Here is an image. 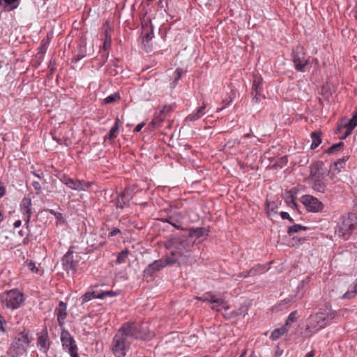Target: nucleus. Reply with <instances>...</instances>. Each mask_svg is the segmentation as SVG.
Instances as JSON below:
<instances>
[{
  "label": "nucleus",
  "mask_w": 357,
  "mask_h": 357,
  "mask_svg": "<svg viewBox=\"0 0 357 357\" xmlns=\"http://www.w3.org/2000/svg\"><path fill=\"white\" fill-rule=\"evenodd\" d=\"M143 338L142 335L134 322L123 324L114 335L112 342V351L116 357H124L132 339Z\"/></svg>",
  "instance_id": "nucleus-1"
},
{
  "label": "nucleus",
  "mask_w": 357,
  "mask_h": 357,
  "mask_svg": "<svg viewBox=\"0 0 357 357\" xmlns=\"http://www.w3.org/2000/svg\"><path fill=\"white\" fill-rule=\"evenodd\" d=\"M337 312L331 308L328 304L321 307L316 313L312 314L306 319L305 333L307 335H313L324 328L327 324L335 319Z\"/></svg>",
  "instance_id": "nucleus-2"
},
{
  "label": "nucleus",
  "mask_w": 357,
  "mask_h": 357,
  "mask_svg": "<svg viewBox=\"0 0 357 357\" xmlns=\"http://www.w3.org/2000/svg\"><path fill=\"white\" fill-rule=\"evenodd\" d=\"M31 340V335L25 330L17 333L8 349L9 357H18L25 354Z\"/></svg>",
  "instance_id": "nucleus-3"
},
{
  "label": "nucleus",
  "mask_w": 357,
  "mask_h": 357,
  "mask_svg": "<svg viewBox=\"0 0 357 357\" xmlns=\"http://www.w3.org/2000/svg\"><path fill=\"white\" fill-rule=\"evenodd\" d=\"M193 243L186 236H174L167 243V248H173L174 250L171 252L174 256L178 257H190V249L192 246Z\"/></svg>",
  "instance_id": "nucleus-4"
},
{
  "label": "nucleus",
  "mask_w": 357,
  "mask_h": 357,
  "mask_svg": "<svg viewBox=\"0 0 357 357\" xmlns=\"http://www.w3.org/2000/svg\"><path fill=\"white\" fill-rule=\"evenodd\" d=\"M356 230H357V212L343 215L337 231L339 236L347 239Z\"/></svg>",
  "instance_id": "nucleus-5"
},
{
  "label": "nucleus",
  "mask_w": 357,
  "mask_h": 357,
  "mask_svg": "<svg viewBox=\"0 0 357 357\" xmlns=\"http://www.w3.org/2000/svg\"><path fill=\"white\" fill-rule=\"evenodd\" d=\"M310 178L314 190L322 193L326 190V171L319 165L311 167Z\"/></svg>",
  "instance_id": "nucleus-6"
},
{
  "label": "nucleus",
  "mask_w": 357,
  "mask_h": 357,
  "mask_svg": "<svg viewBox=\"0 0 357 357\" xmlns=\"http://www.w3.org/2000/svg\"><path fill=\"white\" fill-rule=\"evenodd\" d=\"M2 299L8 308L15 310L20 307L25 298L24 294L20 290L13 289L3 293Z\"/></svg>",
  "instance_id": "nucleus-7"
},
{
  "label": "nucleus",
  "mask_w": 357,
  "mask_h": 357,
  "mask_svg": "<svg viewBox=\"0 0 357 357\" xmlns=\"http://www.w3.org/2000/svg\"><path fill=\"white\" fill-rule=\"evenodd\" d=\"M61 342L63 351L67 352L70 357H79L78 347L74 337L68 331L64 328L61 330Z\"/></svg>",
  "instance_id": "nucleus-8"
},
{
  "label": "nucleus",
  "mask_w": 357,
  "mask_h": 357,
  "mask_svg": "<svg viewBox=\"0 0 357 357\" xmlns=\"http://www.w3.org/2000/svg\"><path fill=\"white\" fill-rule=\"evenodd\" d=\"M292 56L295 69L299 72H305L309 65V58L305 56L303 48L297 46L293 50Z\"/></svg>",
  "instance_id": "nucleus-9"
},
{
  "label": "nucleus",
  "mask_w": 357,
  "mask_h": 357,
  "mask_svg": "<svg viewBox=\"0 0 357 357\" xmlns=\"http://www.w3.org/2000/svg\"><path fill=\"white\" fill-rule=\"evenodd\" d=\"M61 181L69 188L76 191H86L91 185V183L84 180H75L66 176L60 178Z\"/></svg>",
  "instance_id": "nucleus-10"
},
{
  "label": "nucleus",
  "mask_w": 357,
  "mask_h": 357,
  "mask_svg": "<svg viewBox=\"0 0 357 357\" xmlns=\"http://www.w3.org/2000/svg\"><path fill=\"white\" fill-rule=\"evenodd\" d=\"M177 261V259H172L170 258H167L165 260L158 259L154 261L153 263L150 264L144 271V275L146 276H151L155 273L160 271L162 268L165 267L168 264H173Z\"/></svg>",
  "instance_id": "nucleus-11"
},
{
  "label": "nucleus",
  "mask_w": 357,
  "mask_h": 357,
  "mask_svg": "<svg viewBox=\"0 0 357 357\" xmlns=\"http://www.w3.org/2000/svg\"><path fill=\"white\" fill-rule=\"evenodd\" d=\"M301 202L306 207L307 210L310 212H319L321 211L323 208V204L316 197L311 195H303L301 198Z\"/></svg>",
  "instance_id": "nucleus-12"
},
{
  "label": "nucleus",
  "mask_w": 357,
  "mask_h": 357,
  "mask_svg": "<svg viewBox=\"0 0 357 357\" xmlns=\"http://www.w3.org/2000/svg\"><path fill=\"white\" fill-rule=\"evenodd\" d=\"M199 299L204 301H209L212 304L211 309L215 311H219L220 307L225 310L229 308L227 303L222 298L218 297L211 293H206L204 294L202 297L199 298Z\"/></svg>",
  "instance_id": "nucleus-13"
},
{
  "label": "nucleus",
  "mask_w": 357,
  "mask_h": 357,
  "mask_svg": "<svg viewBox=\"0 0 357 357\" xmlns=\"http://www.w3.org/2000/svg\"><path fill=\"white\" fill-rule=\"evenodd\" d=\"M20 211L23 214L25 224L29 223L31 215V200L29 198H24L20 204Z\"/></svg>",
  "instance_id": "nucleus-14"
},
{
  "label": "nucleus",
  "mask_w": 357,
  "mask_h": 357,
  "mask_svg": "<svg viewBox=\"0 0 357 357\" xmlns=\"http://www.w3.org/2000/svg\"><path fill=\"white\" fill-rule=\"evenodd\" d=\"M50 342L48 334L46 331H43L38 334L37 346L43 350V352H47L50 349Z\"/></svg>",
  "instance_id": "nucleus-15"
},
{
  "label": "nucleus",
  "mask_w": 357,
  "mask_h": 357,
  "mask_svg": "<svg viewBox=\"0 0 357 357\" xmlns=\"http://www.w3.org/2000/svg\"><path fill=\"white\" fill-rule=\"evenodd\" d=\"M72 252H68L63 258V264L66 271L75 272L77 267V263L73 261Z\"/></svg>",
  "instance_id": "nucleus-16"
},
{
  "label": "nucleus",
  "mask_w": 357,
  "mask_h": 357,
  "mask_svg": "<svg viewBox=\"0 0 357 357\" xmlns=\"http://www.w3.org/2000/svg\"><path fill=\"white\" fill-rule=\"evenodd\" d=\"M66 310V303H65L63 301H60L58 307L55 310V313L57 317V321L60 326H62L64 324V320L66 319L67 315Z\"/></svg>",
  "instance_id": "nucleus-17"
},
{
  "label": "nucleus",
  "mask_w": 357,
  "mask_h": 357,
  "mask_svg": "<svg viewBox=\"0 0 357 357\" xmlns=\"http://www.w3.org/2000/svg\"><path fill=\"white\" fill-rule=\"evenodd\" d=\"M348 158L345 157L342 159L338 160L336 161L331 169L329 171V176L333 182H336L337 179L335 178V174L339 173L341 169L344 167V165H345V162H347Z\"/></svg>",
  "instance_id": "nucleus-18"
},
{
  "label": "nucleus",
  "mask_w": 357,
  "mask_h": 357,
  "mask_svg": "<svg viewBox=\"0 0 357 357\" xmlns=\"http://www.w3.org/2000/svg\"><path fill=\"white\" fill-rule=\"evenodd\" d=\"M170 110V107L165 105L158 112H156L151 123L154 127H160L165 119V113Z\"/></svg>",
  "instance_id": "nucleus-19"
},
{
  "label": "nucleus",
  "mask_w": 357,
  "mask_h": 357,
  "mask_svg": "<svg viewBox=\"0 0 357 357\" xmlns=\"http://www.w3.org/2000/svg\"><path fill=\"white\" fill-rule=\"evenodd\" d=\"M206 105L203 103L202 105L196 109L193 112L189 114L185 119V121H195L199 119L206 114Z\"/></svg>",
  "instance_id": "nucleus-20"
},
{
  "label": "nucleus",
  "mask_w": 357,
  "mask_h": 357,
  "mask_svg": "<svg viewBox=\"0 0 357 357\" xmlns=\"http://www.w3.org/2000/svg\"><path fill=\"white\" fill-rule=\"evenodd\" d=\"M208 230L204 227H193L190 229L188 238H199L204 235H207Z\"/></svg>",
  "instance_id": "nucleus-21"
},
{
  "label": "nucleus",
  "mask_w": 357,
  "mask_h": 357,
  "mask_svg": "<svg viewBox=\"0 0 357 357\" xmlns=\"http://www.w3.org/2000/svg\"><path fill=\"white\" fill-rule=\"evenodd\" d=\"M357 126V116L355 114H353L352 118L344 124V127L347 129V131L344 133V139L347 136H349L352 130Z\"/></svg>",
  "instance_id": "nucleus-22"
},
{
  "label": "nucleus",
  "mask_w": 357,
  "mask_h": 357,
  "mask_svg": "<svg viewBox=\"0 0 357 357\" xmlns=\"http://www.w3.org/2000/svg\"><path fill=\"white\" fill-rule=\"evenodd\" d=\"M266 271H267V268H266V266L258 264L257 266L252 268L248 273H243L241 275V277L246 278L248 276H253L257 274L263 273L264 272H265Z\"/></svg>",
  "instance_id": "nucleus-23"
},
{
  "label": "nucleus",
  "mask_w": 357,
  "mask_h": 357,
  "mask_svg": "<svg viewBox=\"0 0 357 357\" xmlns=\"http://www.w3.org/2000/svg\"><path fill=\"white\" fill-rule=\"evenodd\" d=\"M119 119L117 117L115 120L114 124L112 126L111 129L109 131V133L105 137V139H115L119 133Z\"/></svg>",
  "instance_id": "nucleus-24"
},
{
  "label": "nucleus",
  "mask_w": 357,
  "mask_h": 357,
  "mask_svg": "<svg viewBox=\"0 0 357 357\" xmlns=\"http://www.w3.org/2000/svg\"><path fill=\"white\" fill-rule=\"evenodd\" d=\"M129 200L130 195L128 193L123 192L121 193V195L118 197L116 202V206L117 208H123L126 203L129 202Z\"/></svg>",
  "instance_id": "nucleus-25"
},
{
  "label": "nucleus",
  "mask_w": 357,
  "mask_h": 357,
  "mask_svg": "<svg viewBox=\"0 0 357 357\" xmlns=\"http://www.w3.org/2000/svg\"><path fill=\"white\" fill-rule=\"evenodd\" d=\"M94 298L102 299L103 298V295L102 294H96L95 293V291H87V292H86L81 297L82 303L89 302V301H91V300H93Z\"/></svg>",
  "instance_id": "nucleus-26"
},
{
  "label": "nucleus",
  "mask_w": 357,
  "mask_h": 357,
  "mask_svg": "<svg viewBox=\"0 0 357 357\" xmlns=\"http://www.w3.org/2000/svg\"><path fill=\"white\" fill-rule=\"evenodd\" d=\"M310 137L312 141L310 148L311 149H315L319 146V144L322 142L321 134L317 132H312L310 134Z\"/></svg>",
  "instance_id": "nucleus-27"
},
{
  "label": "nucleus",
  "mask_w": 357,
  "mask_h": 357,
  "mask_svg": "<svg viewBox=\"0 0 357 357\" xmlns=\"http://www.w3.org/2000/svg\"><path fill=\"white\" fill-rule=\"evenodd\" d=\"M287 331V328H286V326H282L281 328H276L271 333L270 335V339H271L272 340H277Z\"/></svg>",
  "instance_id": "nucleus-28"
},
{
  "label": "nucleus",
  "mask_w": 357,
  "mask_h": 357,
  "mask_svg": "<svg viewBox=\"0 0 357 357\" xmlns=\"http://www.w3.org/2000/svg\"><path fill=\"white\" fill-rule=\"evenodd\" d=\"M49 45V41L48 40H43L39 48L38 52L37 54V56L38 57V59H43L44 55L48 48Z\"/></svg>",
  "instance_id": "nucleus-29"
},
{
  "label": "nucleus",
  "mask_w": 357,
  "mask_h": 357,
  "mask_svg": "<svg viewBox=\"0 0 357 357\" xmlns=\"http://www.w3.org/2000/svg\"><path fill=\"white\" fill-rule=\"evenodd\" d=\"M86 47L84 45H79L78 47V52L73 59V62H78L81 59H82L84 57L86 56Z\"/></svg>",
  "instance_id": "nucleus-30"
},
{
  "label": "nucleus",
  "mask_w": 357,
  "mask_h": 357,
  "mask_svg": "<svg viewBox=\"0 0 357 357\" xmlns=\"http://www.w3.org/2000/svg\"><path fill=\"white\" fill-rule=\"evenodd\" d=\"M307 229V228L306 227L301 225L294 224L288 228L287 233L289 236H291L292 234L300 232L301 231H305Z\"/></svg>",
  "instance_id": "nucleus-31"
},
{
  "label": "nucleus",
  "mask_w": 357,
  "mask_h": 357,
  "mask_svg": "<svg viewBox=\"0 0 357 357\" xmlns=\"http://www.w3.org/2000/svg\"><path fill=\"white\" fill-rule=\"evenodd\" d=\"M4 8L6 10H13L17 8L19 6L20 0H3Z\"/></svg>",
  "instance_id": "nucleus-32"
},
{
  "label": "nucleus",
  "mask_w": 357,
  "mask_h": 357,
  "mask_svg": "<svg viewBox=\"0 0 357 357\" xmlns=\"http://www.w3.org/2000/svg\"><path fill=\"white\" fill-rule=\"evenodd\" d=\"M262 78L260 76L254 75L252 81V91H262Z\"/></svg>",
  "instance_id": "nucleus-33"
},
{
  "label": "nucleus",
  "mask_w": 357,
  "mask_h": 357,
  "mask_svg": "<svg viewBox=\"0 0 357 357\" xmlns=\"http://www.w3.org/2000/svg\"><path fill=\"white\" fill-rule=\"evenodd\" d=\"M129 251L127 249L122 250L117 255L116 263L118 264H121L126 262V259L128 257Z\"/></svg>",
  "instance_id": "nucleus-34"
},
{
  "label": "nucleus",
  "mask_w": 357,
  "mask_h": 357,
  "mask_svg": "<svg viewBox=\"0 0 357 357\" xmlns=\"http://www.w3.org/2000/svg\"><path fill=\"white\" fill-rule=\"evenodd\" d=\"M225 146H228L229 148L231 147H234V146H247V144H245L244 142H241V141L238 140V139H231V140H229L227 142V144H225Z\"/></svg>",
  "instance_id": "nucleus-35"
},
{
  "label": "nucleus",
  "mask_w": 357,
  "mask_h": 357,
  "mask_svg": "<svg viewBox=\"0 0 357 357\" xmlns=\"http://www.w3.org/2000/svg\"><path fill=\"white\" fill-rule=\"evenodd\" d=\"M47 211L56 218V219L57 220L56 225L62 224L64 222V219L63 218L62 213L54 211L52 209H48Z\"/></svg>",
  "instance_id": "nucleus-36"
},
{
  "label": "nucleus",
  "mask_w": 357,
  "mask_h": 357,
  "mask_svg": "<svg viewBox=\"0 0 357 357\" xmlns=\"http://www.w3.org/2000/svg\"><path fill=\"white\" fill-rule=\"evenodd\" d=\"M120 97H119V93H114L111 94V95L108 96L107 97H106L104 99L103 102L105 104H109V103L115 102Z\"/></svg>",
  "instance_id": "nucleus-37"
},
{
  "label": "nucleus",
  "mask_w": 357,
  "mask_h": 357,
  "mask_svg": "<svg viewBox=\"0 0 357 357\" xmlns=\"http://www.w3.org/2000/svg\"><path fill=\"white\" fill-rule=\"evenodd\" d=\"M183 74V70L181 68H176V70L174 73V80H173V85L176 86L178 81L181 78Z\"/></svg>",
  "instance_id": "nucleus-38"
},
{
  "label": "nucleus",
  "mask_w": 357,
  "mask_h": 357,
  "mask_svg": "<svg viewBox=\"0 0 357 357\" xmlns=\"http://www.w3.org/2000/svg\"><path fill=\"white\" fill-rule=\"evenodd\" d=\"M296 313H297V312L295 310L289 314V316L285 321V325L284 326H286V328H287L288 326H290L292 323L296 321Z\"/></svg>",
  "instance_id": "nucleus-39"
},
{
  "label": "nucleus",
  "mask_w": 357,
  "mask_h": 357,
  "mask_svg": "<svg viewBox=\"0 0 357 357\" xmlns=\"http://www.w3.org/2000/svg\"><path fill=\"white\" fill-rule=\"evenodd\" d=\"M165 222H168L177 229H183L181 224L178 223V221H174L172 217H169Z\"/></svg>",
  "instance_id": "nucleus-40"
},
{
  "label": "nucleus",
  "mask_w": 357,
  "mask_h": 357,
  "mask_svg": "<svg viewBox=\"0 0 357 357\" xmlns=\"http://www.w3.org/2000/svg\"><path fill=\"white\" fill-rule=\"evenodd\" d=\"M285 202L291 207H297V204L295 202V197L293 195H290L285 198Z\"/></svg>",
  "instance_id": "nucleus-41"
},
{
  "label": "nucleus",
  "mask_w": 357,
  "mask_h": 357,
  "mask_svg": "<svg viewBox=\"0 0 357 357\" xmlns=\"http://www.w3.org/2000/svg\"><path fill=\"white\" fill-rule=\"evenodd\" d=\"M343 144H344L343 142H339L337 144H334L327 149L326 152L328 153H331L333 151H335L337 149H340L342 146H343Z\"/></svg>",
  "instance_id": "nucleus-42"
},
{
  "label": "nucleus",
  "mask_w": 357,
  "mask_h": 357,
  "mask_svg": "<svg viewBox=\"0 0 357 357\" xmlns=\"http://www.w3.org/2000/svg\"><path fill=\"white\" fill-rule=\"evenodd\" d=\"M111 42H112L111 36L109 35H108L107 32L106 31L105 37V40H104V43H103V48L105 50H107V48H109L111 45Z\"/></svg>",
  "instance_id": "nucleus-43"
},
{
  "label": "nucleus",
  "mask_w": 357,
  "mask_h": 357,
  "mask_svg": "<svg viewBox=\"0 0 357 357\" xmlns=\"http://www.w3.org/2000/svg\"><path fill=\"white\" fill-rule=\"evenodd\" d=\"M356 294H354V291L349 289L342 296L341 298L342 299H351L355 297Z\"/></svg>",
  "instance_id": "nucleus-44"
},
{
  "label": "nucleus",
  "mask_w": 357,
  "mask_h": 357,
  "mask_svg": "<svg viewBox=\"0 0 357 357\" xmlns=\"http://www.w3.org/2000/svg\"><path fill=\"white\" fill-rule=\"evenodd\" d=\"M252 93L254 94V97L252 98V102L257 103L258 102L261 97V91H252Z\"/></svg>",
  "instance_id": "nucleus-45"
},
{
  "label": "nucleus",
  "mask_w": 357,
  "mask_h": 357,
  "mask_svg": "<svg viewBox=\"0 0 357 357\" xmlns=\"http://www.w3.org/2000/svg\"><path fill=\"white\" fill-rule=\"evenodd\" d=\"M280 217L283 220H288L289 222H293V218L289 215L287 212L282 211L280 213Z\"/></svg>",
  "instance_id": "nucleus-46"
},
{
  "label": "nucleus",
  "mask_w": 357,
  "mask_h": 357,
  "mask_svg": "<svg viewBox=\"0 0 357 357\" xmlns=\"http://www.w3.org/2000/svg\"><path fill=\"white\" fill-rule=\"evenodd\" d=\"M121 233V230L119 229V228H116V227H114L111 229V231L109 232L108 234V236L109 237H111V236H116L117 234H120Z\"/></svg>",
  "instance_id": "nucleus-47"
},
{
  "label": "nucleus",
  "mask_w": 357,
  "mask_h": 357,
  "mask_svg": "<svg viewBox=\"0 0 357 357\" xmlns=\"http://www.w3.org/2000/svg\"><path fill=\"white\" fill-rule=\"evenodd\" d=\"M100 294H102L103 295V298L106 296H109V297H112V296H116L117 294L112 291H102Z\"/></svg>",
  "instance_id": "nucleus-48"
},
{
  "label": "nucleus",
  "mask_w": 357,
  "mask_h": 357,
  "mask_svg": "<svg viewBox=\"0 0 357 357\" xmlns=\"http://www.w3.org/2000/svg\"><path fill=\"white\" fill-rule=\"evenodd\" d=\"M6 323L4 317L0 315V331L5 333L6 329L3 326V324Z\"/></svg>",
  "instance_id": "nucleus-49"
},
{
  "label": "nucleus",
  "mask_w": 357,
  "mask_h": 357,
  "mask_svg": "<svg viewBox=\"0 0 357 357\" xmlns=\"http://www.w3.org/2000/svg\"><path fill=\"white\" fill-rule=\"evenodd\" d=\"M32 186L33 187V188L37 190V193H40V191H41V185L40 184L39 182L38 181H33L32 183Z\"/></svg>",
  "instance_id": "nucleus-50"
},
{
  "label": "nucleus",
  "mask_w": 357,
  "mask_h": 357,
  "mask_svg": "<svg viewBox=\"0 0 357 357\" xmlns=\"http://www.w3.org/2000/svg\"><path fill=\"white\" fill-rule=\"evenodd\" d=\"M349 289L357 294V279L349 286Z\"/></svg>",
  "instance_id": "nucleus-51"
},
{
  "label": "nucleus",
  "mask_w": 357,
  "mask_h": 357,
  "mask_svg": "<svg viewBox=\"0 0 357 357\" xmlns=\"http://www.w3.org/2000/svg\"><path fill=\"white\" fill-rule=\"evenodd\" d=\"M28 268L30 271L33 273L38 272V268L36 266V264L33 262L30 261L28 264Z\"/></svg>",
  "instance_id": "nucleus-52"
},
{
  "label": "nucleus",
  "mask_w": 357,
  "mask_h": 357,
  "mask_svg": "<svg viewBox=\"0 0 357 357\" xmlns=\"http://www.w3.org/2000/svg\"><path fill=\"white\" fill-rule=\"evenodd\" d=\"M6 192V188L4 183L2 181H0V198L2 197Z\"/></svg>",
  "instance_id": "nucleus-53"
},
{
  "label": "nucleus",
  "mask_w": 357,
  "mask_h": 357,
  "mask_svg": "<svg viewBox=\"0 0 357 357\" xmlns=\"http://www.w3.org/2000/svg\"><path fill=\"white\" fill-rule=\"evenodd\" d=\"M145 123H139L138 125H137V126L134 129V132H139V131H141V130L143 128V127L144 126Z\"/></svg>",
  "instance_id": "nucleus-54"
},
{
  "label": "nucleus",
  "mask_w": 357,
  "mask_h": 357,
  "mask_svg": "<svg viewBox=\"0 0 357 357\" xmlns=\"http://www.w3.org/2000/svg\"><path fill=\"white\" fill-rule=\"evenodd\" d=\"M230 100H232V98H230ZM231 100H230L229 102H227L225 100H223L222 102L224 104V106L221 108H218L217 109V112H220V111H222V109H224L229 104V102H231Z\"/></svg>",
  "instance_id": "nucleus-55"
},
{
  "label": "nucleus",
  "mask_w": 357,
  "mask_h": 357,
  "mask_svg": "<svg viewBox=\"0 0 357 357\" xmlns=\"http://www.w3.org/2000/svg\"><path fill=\"white\" fill-rule=\"evenodd\" d=\"M314 355H315V352L314 351H310V352H307L305 357H314Z\"/></svg>",
  "instance_id": "nucleus-56"
},
{
  "label": "nucleus",
  "mask_w": 357,
  "mask_h": 357,
  "mask_svg": "<svg viewBox=\"0 0 357 357\" xmlns=\"http://www.w3.org/2000/svg\"><path fill=\"white\" fill-rule=\"evenodd\" d=\"M21 225H22V222H21V220H16V221L14 222V224H13V225H14V227H15V228H18V227H20L21 226Z\"/></svg>",
  "instance_id": "nucleus-57"
},
{
  "label": "nucleus",
  "mask_w": 357,
  "mask_h": 357,
  "mask_svg": "<svg viewBox=\"0 0 357 357\" xmlns=\"http://www.w3.org/2000/svg\"><path fill=\"white\" fill-rule=\"evenodd\" d=\"M253 135L251 133H247L243 135V137L248 138L252 137Z\"/></svg>",
  "instance_id": "nucleus-58"
},
{
  "label": "nucleus",
  "mask_w": 357,
  "mask_h": 357,
  "mask_svg": "<svg viewBox=\"0 0 357 357\" xmlns=\"http://www.w3.org/2000/svg\"><path fill=\"white\" fill-rule=\"evenodd\" d=\"M33 174L36 177H37V178H40V179L41 178L40 175V174H38V173H36V172H33Z\"/></svg>",
  "instance_id": "nucleus-59"
},
{
  "label": "nucleus",
  "mask_w": 357,
  "mask_h": 357,
  "mask_svg": "<svg viewBox=\"0 0 357 357\" xmlns=\"http://www.w3.org/2000/svg\"><path fill=\"white\" fill-rule=\"evenodd\" d=\"M3 220V215L0 211V222H1Z\"/></svg>",
  "instance_id": "nucleus-60"
},
{
  "label": "nucleus",
  "mask_w": 357,
  "mask_h": 357,
  "mask_svg": "<svg viewBox=\"0 0 357 357\" xmlns=\"http://www.w3.org/2000/svg\"><path fill=\"white\" fill-rule=\"evenodd\" d=\"M245 354H246V351H244L240 356L239 357H245Z\"/></svg>",
  "instance_id": "nucleus-61"
},
{
  "label": "nucleus",
  "mask_w": 357,
  "mask_h": 357,
  "mask_svg": "<svg viewBox=\"0 0 357 357\" xmlns=\"http://www.w3.org/2000/svg\"><path fill=\"white\" fill-rule=\"evenodd\" d=\"M149 38H151V36H150V35H149V33H147V34L146 35V40H149Z\"/></svg>",
  "instance_id": "nucleus-62"
},
{
  "label": "nucleus",
  "mask_w": 357,
  "mask_h": 357,
  "mask_svg": "<svg viewBox=\"0 0 357 357\" xmlns=\"http://www.w3.org/2000/svg\"><path fill=\"white\" fill-rule=\"evenodd\" d=\"M354 114H355L357 116V109L356 110Z\"/></svg>",
  "instance_id": "nucleus-63"
},
{
  "label": "nucleus",
  "mask_w": 357,
  "mask_h": 357,
  "mask_svg": "<svg viewBox=\"0 0 357 357\" xmlns=\"http://www.w3.org/2000/svg\"><path fill=\"white\" fill-rule=\"evenodd\" d=\"M19 234H20V235L22 236V231H19Z\"/></svg>",
  "instance_id": "nucleus-64"
}]
</instances>
